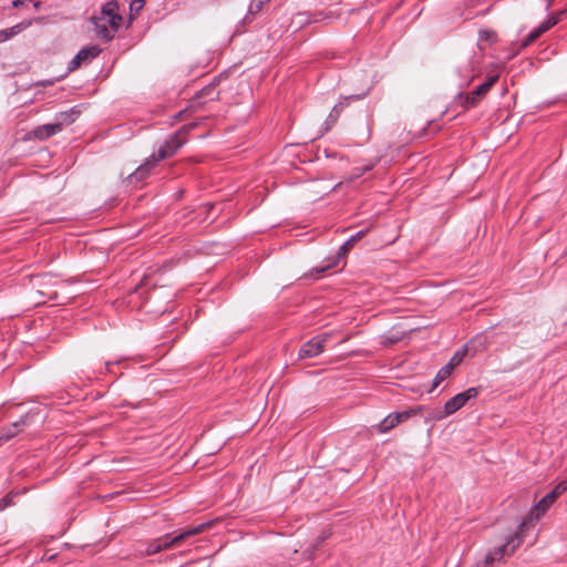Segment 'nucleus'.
<instances>
[{"instance_id": "f257e3e1", "label": "nucleus", "mask_w": 567, "mask_h": 567, "mask_svg": "<svg viewBox=\"0 0 567 567\" xmlns=\"http://www.w3.org/2000/svg\"><path fill=\"white\" fill-rule=\"evenodd\" d=\"M91 21L94 24L99 38L106 41L113 39L122 23V17L118 13V3L114 0L109 1L102 7L99 14L91 18Z\"/></svg>"}, {"instance_id": "f03ea898", "label": "nucleus", "mask_w": 567, "mask_h": 567, "mask_svg": "<svg viewBox=\"0 0 567 567\" xmlns=\"http://www.w3.org/2000/svg\"><path fill=\"white\" fill-rule=\"evenodd\" d=\"M205 528L204 524H200L196 527L186 528L177 534L169 533L165 534L164 536H161L156 539H153L152 542L147 544H141L138 545V548L136 551L141 556H150L157 554L164 549H167L172 547L173 545L179 544L184 542L186 538L199 534Z\"/></svg>"}, {"instance_id": "7ed1b4c3", "label": "nucleus", "mask_w": 567, "mask_h": 567, "mask_svg": "<svg viewBox=\"0 0 567 567\" xmlns=\"http://www.w3.org/2000/svg\"><path fill=\"white\" fill-rule=\"evenodd\" d=\"M184 133L185 131L181 130L172 135L171 138L166 141L163 146H161L157 155L151 156L143 165L136 169L132 176L137 181L143 179L148 171L154 167L158 161L173 156L185 143V138L183 137Z\"/></svg>"}, {"instance_id": "20e7f679", "label": "nucleus", "mask_w": 567, "mask_h": 567, "mask_svg": "<svg viewBox=\"0 0 567 567\" xmlns=\"http://www.w3.org/2000/svg\"><path fill=\"white\" fill-rule=\"evenodd\" d=\"M567 491V480L558 483L551 492L545 495L528 513L527 517L519 525L520 530L525 529L527 525L538 520L548 508L556 502V499Z\"/></svg>"}, {"instance_id": "39448f33", "label": "nucleus", "mask_w": 567, "mask_h": 567, "mask_svg": "<svg viewBox=\"0 0 567 567\" xmlns=\"http://www.w3.org/2000/svg\"><path fill=\"white\" fill-rule=\"evenodd\" d=\"M520 530L518 528L513 535L508 536L506 543L499 545L494 550L489 551L482 563L477 564V567H493L495 561L502 560L505 556H511L520 546L523 539L520 537Z\"/></svg>"}, {"instance_id": "423d86ee", "label": "nucleus", "mask_w": 567, "mask_h": 567, "mask_svg": "<svg viewBox=\"0 0 567 567\" xmlns=\"http://www.w3.org/2000/svg\"><path fill=\"white\" fill-rule=\"evenodd\" d=\"M480 391L477 388H468L462 393L454 395L450 399L443 410H437L433 412L432 417L435 420H443L447 417L458 410H461L471 399H475L478 395Z\"/></svg>"}, {"instance_id": "0eeeda50", "label": "nucleus", "mask_w": 567, "mask_h": 567, "mask_svg": "<svg viewBox=\"0 0 567 567\" xmlns=\"http://www.w3.org/2000/svg\"><path fill=\"white\" fill-rule=\"evenodd\" d=\"M495 341L486 334H477L463 348L462 354L478 353V352H496L498 348L495 347ZM455 354H461L456 351Z\"/></svg>"}, {"instance_id": "6e6552de", "label": "nucleus", "mask_w": 567, "mask_h": 567, "mask_svg": "<svg viewBox=\"0 0 567 567\" xmlns=\"http://www.w3.org/2000/svg\"><path fill=\"white\" fill-rule=\"evenodd\" d=\"M421 411L422 406H417L415 409H409L403 412L391 413L378 424V430L380 433H386L400 423L408 421L413 415L421 413Z\"/></svg>"}, {"instance_id": "1a4fd4ad", "label": "nucleus", "mask_w": 567, "mask_h": 567, "mask_svg": "<svg viewBox=\"0 0 567 567\" xmlns=\"http://www.w3.org/2000/svg\"><path fill=\"white\" fill-rule=\"evenodd\" d=\"M365 234H367V230H360L359 233H357L354 236H352L348 241H346L340 247L337 256L329 257V258H327V260L324 262H321V272H323L328 269L339 267V265L341 264L342 258H343L344 254L348 251L349 247H352L354 245V243H357L358 240L363 238L365 236Z\"/></svg>"}, {"instance_id": "9d476101", "label": "nucleus", "mask_w": 567, "mask_h": 567, "mask_svg": "<svg viewBox=\"0 0 567 567\" xmlns=\"http://www.w3.org/2000/svg\"><path fill=\"white\" fill-rule=\"evenodd\" d=\"M565 13V11H560L557 14L548 17L544 22L540 23L538 28L533 30L518 45V50L527 48L530 43L536 41L543 33L548 31L550 28L556 25L560 20V17Z\"/></svg>"}, {"instance_id": "9b49d317", "label": "nucleus", "mask_w": 567, "mask_h": 567, "mask_svg": "<svg viewBox=\"0 0 567 567\" xmlns=\"http://www.w3.org/2000/svg\"><path fill=\"white\" fill-rule=\"evenodd\" d=\"M34 415L35 414L29 412L25 415L21 416L19 421L13 422L7 427H3L0 431V444L14 437L22 430V427L29 424V419Z\"/></svg>"}, {"instance_id": "f8f14e48", "label": "nucleus", "mask_w": 567, "mask_h": 567, "mask_svg": "<svg viewBox=\"0 0 567 567\" xmlns=\"http://www.w3.org/2000/svg\"><path fill=\"white\" fill-rule=\"evenodd\" d=\"M101 50L96 45H91L83 48L78 52V54L73 58V60L70 62V70H75L79 66H81L83 63H86L91 61L92 59L96 58L100 54Z\"/></svg>"}, {"instance_id": "ddd939ff", "label": "nucleus", "mask_w": 567, "mask_h": 567, "mask_svg": "<svg viewBox=\"0 0 567 567\" xmlns=\"http://www.w3.org/2000/svg\"><path fill=\"white\" fill-rule=\"evenodd\" d=\"M497 79V75L489 76L488 80L481 84L475 91L467 94L465 99V105L467 107L474 106L480 101V99L488 92V90L494 85Z\"/></svg>"}, {"instance_id": "4468645a", "label": "nucleus", "mask_w": 567, "mask_h": 567, "mask_svg": "<svg viewBox=\"0 0 567 567\" xmlns=\"http://www.w3.org/2000/svg\"><path fill=\"white\" fill-rule=\"evenodd\" d=\"M461 363V357H452L447 364L439 370L436 373L432 388L430 392H432L435 388H437L445 379H447L453 370Z\"/></svg>"}, {"instance_id": "2eb2a0df", "label": "nucleus", "mask_w": 567, "mask_h": 567, "mask_svg": "<svg viewBox=\"0 0 567 567\" xmlns=\"http://www.w3.org/2000/svg\"><path fill=\"white\" fill-rule=\"evenodd\" d=\"M41 20H42L41 18L23 20L9 29L1 30L0 31V42L7 41V40L11 39L12 37L20 34L22 31H24L29 27H31L33 21L38 22Z\"/></svg>"}, {"instance_id": "dca6fc26", "label": "nucleus", "mask_w": 567, "mask_h": 567, "mask_svg": "<svg viewBox=\"0 0 567 567\" xmlns=\"http://www.w3.org/2000/svg\"><path fill=\"white\" fill-rule=\"evenodd\" d=\"M62 127H63V121H59L56 123L44 124V125L37 127L33 131V134L39 140H45V138L61 132Z\"/></svg>"}, {"instance_id": "f3484780", "label": "nucleus", "mask_w": 567, "mask_h": 567, "mask_svg": "<svg viewBox=\"0 0 567 567\" xmlns=\"http://www.w3.org/2000/svg\"><path fill=\"white\" fill-rule=\"evenodd\" d=\"M344 104L342 102L336 104L324 121V132H328L338 121Z\"/></svg>"}, {"instance_id": "a211bd4d", "label": "nucleus", "mask_w": 567, "mask_h": 567, "mask_svg": "<svg viewBox=\"0 0 567 567\" xmlns=\"http://www.w3.org/2000/svg\"><path fill=\"white\" fill-rule=\"evenodd\" d=\"M497 39V35L492 30H481L480 31V40L481 41H487L489 43H494Z\"/></svg>"}, {"instance_id": "6ab92c4d", "label": "nucleus", "mask_w": 567, "mask_h": 567, "mask_svg": "<svg viewBox=\"0 0 567 567\" xmlns=\"http://www.w3.org/2000/svg\"><path fill=\"white\" fill-rule=\"evenodd\" d=\"M318 349H319V343L318 342H309L301 350V354H306V355L317 354V350Z\"/></svg>"}, {"instance_id": "aec40b11", "label": "nucleus", "mask_w": 567, "mask_h": 567, "mask_svg": "<svg viewBox=\"0 0 567 567\" xmlns=\"http://www.w3.org/2000/svg\"><path fill=\"white\" fill-rule=\"evenodd\" d=\"M13 494H7L4 497L0 499V511L6 509L7 507L11 506L13 504Z\"/></svg>"}, {"instance_id": "412c9836", "label": "nucleus", "mask_w": 567, "mask_h": 567, "mask_svg": "<svg viewBox=\"0 0 567 567\" xmlns=\"http://www.w3.org/2000/svg\"><path fill=\"white\" fill-rule=\"evenodd\" d=\"M144 6V0H133L131 2V11L138 12Z\"/></svg>"}, {"instance_id": "4be33fe9", "label": "nucleus", "mask_w": 567, "mask_h": 567, "mask_svg": "<svg viewBox=\"0 0 567 567\" xmlns=\"http://www.w3.org/2000/svg\"><path fill=\"white\" fill-rule=\"evenodd\" d=\"M23 4H24V1H22V0H14V1L12 2V6H13L14 8H20V7H22Z\"/></svg>"}, {"instance_id": "5701e85b", "label": "nucleus", "mask_w": 567, "mask_h": 567, "mask_svg": "<svg viewBox=\"0 0 567 567\" xmlns=\"http://www.w3.org/2000/svg\"><path fill=\"white\" fill-rule=\"evenodd\" d=\"M69 118H70V116H69V115H66V114H61V120H60V121H63V123H64V122H66V121H68V123H71V120H69Z\"/></svg>"}, {"instance_id": "b1692460", "label": "nucleus", "mask_w": 567, "mask_h": 567, "mask_svg": "<svg viewBox=\"0 0 567 567\" xmlns=\"http://www.w3.org/2000/svg\"><path fill=\"white\" fill-rule=\"evenodd\" d=\"M328 536H329V534H326V532H322V530H321V536H320V539H321V540H322V539H324V538H327Z\"/></svg>"}, {"instance_id": "393cba45", "label": "nucleus", "mask_w": 567, "mask_h": 567, "mask_svg": "<svg viewBox=\"0 0 567 567\" xmlns=\"http://www.w3.org/2000/svg\"><path fill=\"white\" fill-rule=\"evenodd\" d=\"M395 341H398V338L396 339H386V342H389V343H392V342H395Z\"/></svg>"}, {"instance_id": "a878e982", "label": "nucleus", "mask_w": 567, "mask_h": 567, "mask_svg": "<svg viewBox=\"0 0 567 567\" xmlns=\"http://www.w3.org/2000/svg\"><path fill=\"white\" fill-rule=\"evenodd\" d=\"M105 365H106V369L109 370V369H110V365H111V362L106 361V362H105Z\"/></svg>"}, {"instance_id": "bb28decb", "label": "nucleus", "mask_w": 567, "mask_h": 567, "mask_svg": "<svg viewBox=\"0 0 567 567\" xmlns=\"http://www.w3.org/2000/svg\"><path fill=\"white\" fill-rule=\"evenodd\" d=\"M33 6H34V8L38 9L40 7V2H35Z\"/></svg>"}]
</instances>
